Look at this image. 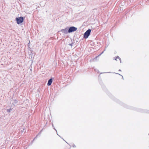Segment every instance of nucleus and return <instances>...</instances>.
<instances>
[{"instance_id":"1","label":"nucleus","mask_w":149,"mask_h":149,"mask_svg":"<svg viewBox=\"0 0 149 149\" xmlns=\"http://www.w3.org/2000/svg\"><path fill=\"white\" fill-rule=\"evenodd\" d=\"M24 18L22 17H16L15 20L17 22V24H19L22 23L24 21Z\"/></svg>"},{"instance_id":"2","label":"nucleus","mask_w":149,"mask_h":149,"mask_svg":"<svg viewBox=\"0 0 149 149\" xmlns=\"http://www.w3.org/2000/svg\"><path fill=\"white\" fill-rule=\"evenodd\" d=\"M91 31V30L90 29H88V30H87L84 33V38L86 39L88 38L90 34Z\"/></svg>"},{"instance_id":"3","label":"nucleus","mask_w":149,"mask_h":149,"mask_svg":"<svg viewBox=\"0 0 149 149\" xmlns=\"http://www.w3.org/2000/svg\"><path fill=\"white\" fill-rule=\"evenodd\" d=\"M77 29V28L74 26H72L70 27H68V32L69 33H71L76 31Z\"/></svg>"},{"instance_id":"4","label":"nucleus","mask_w":149,"mask_h":149,"mask_svg":"<svg viewBox=\"0 0 149 149\" xmlns=\"http://www.w3.org/2000/svg\"><path fill=\"white\" fill-rule=\"evenodd\" d=\"M60 32H62L64 34H67L69 33L68 32V27H67L64 29H61Z\"/></svg>"},{"instance_id":"5","label":"nucleus","mask_w":149,"mask_h":149,"mask_svg":"<svg viewBox=\"0 0 149 149\" xmlns=\"http://www.w3.org/2000/svg\"><path fill=\"white\" fill-rule=\"evenodd\" d=\"M53 79V78H52L48 80V83L47 84V85L48 86H50L51 85Z\"/></svg>"},{"instance_id":"6","label":"nucleus","mask_w":149,"mask_h":149,"mask_svg":"<svg viewBox=\"0 0 149 149\" xmlns=\"http://www.w3.org/2000/svg\"><path fill=\"white\" fill-rule=\"evenodd\" d=\"M41 131L38 134V135H37L36 136V137H35L34 138V139H33V140H32V142H33V141H34V140L35 139H36L37 138V137H38V134H41Z\"/></svg>"},{"instance_id":"7","label":"nucleus","mask_w":149,"mask_h":149,"mask_svg":"<svg viewBox=\"0 0 149 149\" xmlns=\"http://www.w3.org/2000/svg\"><path fill=\"white\" fill-rule=\"evenodd\" d=\"M17 100H16L15 99L14 100V102L12 104L14 106H15V104H17Z\"/></svg>"},{"instance_id":"8","label":"nucleus","mask_w":149,"mask_h":149,"mask_svg":"<svg viewBox=\"0 0 149 149\" xmlns=\"http://www.w3.org/2000/svg\"><path fill=\"white\" fill-rule=\"evenodd\" d=\"M52 127H53V129H54V130L56 131V132H57V135H58L60 137V136L58 134H57V131L55 129V128L54 126V125H53V124H52Z\"/></svg>"},{"instance_id":"9","label":"nucleus","mask_w":149,"mask_h":149,"mask_svg":"<svg viewBox=\"0 0 149 149\" xmlns=\"http://www.w3.org/2000/svg\"><path fill=\"white\" fill-rule=\"evenodd\" d=\"M119 57L118 56H117L116 58H114V60H117V59L118 58V59H119Z\"/></svg>"},{"instance_id":"10","label":"nucleus","mask_w":149,"mask_h":149,"mask_svg":"<svg viewBox=\"0 0 149 149\" xmlns=\"http://www.w3.org/2000/svg\"><path fill=\"white\" fill-rule=\"evenodd\" d=\"M12 110V109L11 108H10L9 109H8L7 110V111L8 112H10L11 110Z\"/></svg>"},{"instance_id":"11","label":"nucleus","mask_w":149,"mask_h":149,"mask_svg":"<svg viewBox=\"0 0 149 149\" xmlns=\"http://www.w3.org/2000/svg\"><path fill=\"white\" fill-rule=\"evenodd\" d=\"M95 71H96L97 72H98V73H99V70H97V69H95Z\"/></svg>"},{"instance_id":"12","label":"nucleus","mask_w":149,"mask_h":149,"mask_svg":"<svg viewBox=\"0 0 149 149\" xmlns=\"http://www.w3.org/2000/svg\"><path fill=\"white\" fill-rule=\"evenodd\" d=\"M72 147L74 148H75L76 147V146L74 144H73L72 145Z\"/></svg>"},{"instance_id":"13","label":"nucleus","mask_w":149,"mask_h":149,"mask_svg":"<svg viewBox=\"0 0 149 149\" xmlns=\"http://www.w3.org/2000/svg\"><path fill=\"white\" fill-rule=\"evenodd\" d=\"M111 72H107V73H111ZM107 73V72H102V73H101L100 74H103V73Z\"/></svg>"},{"instance_id":"14","label":"nucleus","mask_w":149,"mask_h":149,"mask_svg":"<svg viewBox=\"0 0 149 149\" xmlns=\"http://www.w3.org/2000/svg\"><path fill=\"white\" fill-rule=\"evenodd\" d=\"M119 74V75H120V76H121L122 77V79H123V76L122 75H121V74Z\"/></svg>"},{"instance_id":"15","label":"nucleus","mask_w":149,"mask_h":149,"mask_svg":"<svg viewBox=\"0 0 149 149\" xmlns=\"http://www.w3.org/2000/svg\"><path fill=\"white\" fill-rule=\"evenodd\" d=\"M104 52V51H103V52H102V53L99 55V56L100 55H101V54H102Z\"/></svg>"},{"instance_id":"16","label":"nucleus","mask_w":149,"mask_h":149,"mask_svg":"<svg viewBox=\"0 0 149 149\" xmlns=\"http://www.w3.org/2000/svg\"><path fill=\"white\" fill-rule=\"evenodd\" d=\"M72 44H69V45L71 46H72Z\"/></svg>"},{"instance_id":"17","label":"nucleus","mask_w":149,"mask_h":149,"mask_svg":"<svg viewBox=\"0 0 149 149\" xmlns=\"http://www.w3.org/2000/svg\"><path fill=\"white\" fill-rule=\"evenodd\" d=\"M119 60L120 61V62L121 63V59L120 58H119Z\"/></svg>"},{"instance_id":"18","label":"nucleus","mask_w":149,"mask_h":149,"mask_svg":"<svg viewBox=\"0 0 149 149\" xmlns=\"http://www.w3.org/2000/svg\"><path fill=\"white\" fill-rule=\"evenodd\" d=\"M119 71H121V70L120 69H119L118 70Z\"/></svg>"},{"instance_id":"19","label":"nucleus","mask_w":149,"mask_h":149,"mask_svg":"<svg viewBox=\"0 0 149 149\" xmlns=\"http://www.w3.org/2000/svg\"><path fill=\"white\" fill-rule=\"evenodd\" d=\"M22 132H23V131H22Z\"/></svg>"}]
</instances>
